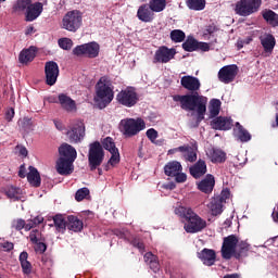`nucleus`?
<instances>
[{
	"label": "nucleus",
	"instance_id": "obj_41",
	"mask_svg": "<svg viewBox=\"0 0 278 278\" xmlns=\"http://www.w3.org/2000/svg\"><path fill=\"white\" fill-rule=\"evenodd\" d=\"M53 223L56 231H59L60 233H64V231H66V220L64 219V216L55 215L53 217Z\"/></svg>",
	"mask_w": 278,
	"mask_h": 278
},
{
	"label": "nucleus",
	"instance_id": "obj_31",
	"mask_svg": "<svg viewBox=\"0 0 278 278\" xmlns=\"http://www.w3.org/2000/svg\"><path fill=\"white\" fill-rule=\"evenodd\" d=\"M216 34H218V28L215 24L207 25L202 30L204 40H214L216 42Z\"/></svg>",
	"mask_w": 278,
	"mask_h": 278
},
{
	"label": "nucleus",
	"instance_id": "obj_46",
	"mask_svg": "<svg viewBox=\"0 0 278 278\" xmlns=\"http://www.w3.org/2000/svg\"><path fill=\"white\" fill-rule=\"evenodd\" d=\"M43 220L45 218L42 216H37L34 219L28 220L26 224L24 223V229L29 231L30 229H34L36 225H40Z\"/></svg>",
	"mask_w": 278,
	"mask_h": 278
},
{
	"label": "nucleus",
	"instance_id": "obj_58",
	"mask_svg": "<svg viewBox=\"0 0 278 278\" xmlns=\"http://www.w3.org/2000/svg\"><path fill=\"white\" fill-rule=\"evenodd\" d=\"M35 251H37V253H45V251H47V244H45L43 242H39L36 245Z\"/></svg>",
	"mask_w": 278,
	"mask_h": 278
},
{
	"label": "nucleus",
	"instance_id": "obj_36",
	"mask_svg": "<svg viewBox=\"0 0 278 278\" xmlns=\"http://www.w3.org/2000/svg\"><path fill=\"white\" fill-rule=\"evenodd\" d=\"M263 18L273 27H278V14L273 10L263 11Z\"/></svg>",
	"mask_w": 278,
	"mask_h": 278
},
{
	"label": "nucleus",
	"instance_id": "obj_50",
	"mask_svg": "<svg viewBox=\"0 0 278 278\" xmlns=\"http://www.w3.org/2000/svg\"><path fill=\"white\" fill-rule=\"evenodd\" d=\"M146 136L151 142H155V140H157V130L150 128L147 130Z\"/></svg>",
	"mask_w": 278,
	"mask_h": 278
},
{
	"label": "nucleus",
	"instance_id": "obj_38",
	"mask_svg": "<svg viewBox=\"0 0 278 278\" xmlns=\"http://www.w3.org/2000/svg\"><path fill=\"white\" fill-rule=\"evenodd\" d=\"M198 42L199 41L194 39V37L188 36L186 41L182 43V49L192 53V51H197Z\"/></svg>",
	"mask_w": 278,
	"mask_h": 278
},
{
	"label": "nucleus",
	"instance_id": "obj_49",
	"mask_svg": "<svg viewBox=\"0 0 278 278\" xmlns=\"http://www.w3.org/2000/svg\"><path fill=\"white\" fill-rule=\"evenodd\" d=\"M11 227H12V229H15L16 231H21V229H25V220L15 219L12 222Z\"/></svg>",
	"mask_w": 278,
	"mask_h": 278
},
{
	"label": "nucleus",
	"instance_id": "obj_18",
	"mask_svg": "<svg viewBox=\"0 0 278 278\" xmlns=\"http://www.w3.org/2000/svg\"><path fill=\"white\" fill-rule=\"evenodd\" d=\"M211 127L213 129H218L220 131H227L229 129H231V127H233V122L231 121L230 117H215L212 122H211Z\"/></svg>",
	"mask_w": 278,
	"mask_h": 278
},
{
	"label": "nucleus",
	"instance_id": "obj_43",
	"mask_svg": "<svg viewBox=\"0 0 278 278\" xmlns=\"http://www.w3.org/2000/svg\"><path fill=\"white\" fill-rule=\"evenodd\" d=\"M187 7L189 10H195L197 12L205 10V0H188Z\"/></svg>",
	"mask_w": 278,
	"mask_h": 278
},
{
	"label": "nucleus",
	"instance_id": "obj_60",
	"mask_svg": "<svg viewBox=\"0 0 278 278\" xmlns=\"http://www.w3.org/2000/svg\"><path fill=\"white\" fill-rule=\"evenodd\" d=\"M238 245L241 251H249L251 249V245L244 241H241Z\"/></svg>",
	"mask_w": 278,
	"mask_h": 278
},
{
	"label": "nucleus",
	"instance_id": "obj_9",
	"mask_svg": "<svg viewBox=\"0 0 278 278\" xmlns=\"http://www.w3.org/2000/svg\"><path fill=\"white\" fill-rule=\"evenodd\" d=\"M186 220L184 228L187 233H199L207 227V222L194 212Z\"/></svg>",
	"mask_w": 278,
	"mask_h": 278
},
{
	"label": "nucleus",
	"instance_id": "obj_19",
	"mask_svg": "<svg viewBox=\"0 0 278 278\" xmlns=\"http://www.w3.org/2000/svg\"><path fill=\"white\" fill-rule=\"evenodd\" d=\"M198 257L205 266H214L216 262V252L205 248L201 252H198Z\"/></svg>",
	"mask_w": 278,
	"mask_h": 278
},
{
	"label": "nucleus",
	"instance_id": "obj_13",
	"mask_svg": "<svg viewBox=\"0 0 278 278\" xmlns=\"http://www.w3.org/2000/svg\"><path fill=\"white\" fill-rule=\"evenodd\" d=\"M236 247H238V238L233 235L226 237L222 247V257L231 260L236 253Z\"/></svg>",
	"mask_w": 278,
	"mask_h": 278
},
{
	"label": "nucleus",
	"instance_id": "obj_61",
	"mask_svg": "<svg viewBox=\"0 0 278 278\" xmlns=\"http://www.w3.org/2000/svg\"><path fill=\"white\" fill-rule=\"evenodd\" d=\"M45 101H48V103H60L59 98H56L55 96H50L48 98H45Z\"/></svg>",
	"mask_w": 278,
	"mask_h": 278
},
{
	"label": "nucleus",
	"instance_id": "obj_25",
	"mask_svg": "<svg viewBox=\"0 0 278 278\" xmlns=\"http://www.w3.org/2000/svg\"><path fill=\"white\" fill-rule=\"evenodd\" d=\"M260 40L265 53H273L275 45H277L275 36H273L271 34H264L260 37Z\"/></svg>",
	"mask_w": 278,
	"mask_h": 278
},
{
	"label": "nucleus",
	"instance_id": "obj_54",
	"mask_svg": "<svg viewBox=\"0 0 278 278\" xmlns=\"http://www.w3.org/2000/svg\"><path fill=\"white\" fill-rule=\"evenodd\" d=\"M184 151H186V146H180L178 148H174V149H170L168 150V155H175V153H184Z\"/></svg>",
	"mask_w": 278,
	"mask_h": 278
},
{
	"label": "nucleus",
	"instance_id": "obj_47",
	"mask_svg": "<svg viewBox=\"0 0 278 278\" xmlns=\"http://www.w3.org/2000/svg\"><path fill=\"white\" fill-rule=\"evenodd\" d=\"M59 47L64 51H71L73 49V40L71 38H61L59 39Z\"/></svg>",
	"mask_w": 278,
	"mask_h": 278
},
{
	"label": "nucleus",
	"instance_id": "obj_62",
	"mask_svg": "<svg viewBox=\"0 0 278 278\" xmlns=\"http://www.w3.org/2000/svg\"><path fill=\"white\" fill-rule=\"evenodd\" d=\"M5 118L7 121H12L14 118V109H10L9 111H7Z\"/></svg>",
	"mask_w": 278,
	"mask_h": 278
},
{
	"label": "nucleus",
	"instance_id": "obj_57",
	"mask_svg": "<svg viewBox=\"0 0 278 278\" xmlns=\"http://www.w3.org/2000/svg\"><path fill=\"white\" fill-rule=\"evenodd\" d=\"M38 236H40V232L38 230H33L29 235L30 242H38Z\"/></svg>",
	"mask_w": 278,
	"mask_h": 278
},
{
	"label": "nucleus",
	"instance_id": "obj_22",
	"mask_svg": "<svg viewBox=\"0 0 278 278\" xmlns=\"http://www.w3.org/2000/svg\"><path fill=\"white\" fill-rule=\"evenodd\" d=\"M60 157H64V160H70L75 162L77 160V150L68 143H63L59 148Z\"/></svg>",
	"mask_w": 278,
	"mask_h": 278
},
{
	"label": "nucleus",
	"instance_id": "obj_35",
	"mask_svg": "<svg viewBox=\"0 0 278 278\" xmlns=\"http://www.w3.org/2000/svg\"><path fill=\"white\" fill-rule=\"evenodd\" d=\"M5 194L12 201H23V190L16 187H9L5 191Z\"/></svg>",
	"mask_w": 278,
	"mask_h": 278
},
{
	"label": "nucleus",
	"instance_id": "obj_1",
	"mask_svg": "<svg viewBox=\"0 0 278 278\" xmlns=\"http://www.w3.org/2000/svg\"><path fill=\"white\" fill-rule=\"evenodd\" d=\"M180 86L188 90L189 94L180 96L176 94L173 97V101L180 103L181 110L186 112H195L197 121L201 123L205 118V112H207V97L199 94L201 90V80L194 76H182L180 78Z\"/></svg>",
	"mask_w": 278,
	"mask_h": 278
},
{
	"label": "nucleus",
	"instance_id": "obj_28",
	"mask_svg": "<svg viewBox=\"0 0 278 278\" xmlns=\"http://www.w3.org/2000/svg\"><path fill=\"white\" fill-rule=\"evenodd\" d=\"M36 47L31 46L28 49H24L20 53V62L21 64H28V62H33L34 58H36Z\"/></svg>",
	"mask_w": 278,
	"mask_h": 278
},
{
	"label": "nucleus",
	"instance_id": "obj_30",
	"mask_svg": "<svg viewBox=\"0 0 278 278\" xmlns=\"http://www.w3.org/2000/svg\"><path fill=\"white\" fill-rule=\"evenodd\" d=\"M29 173L27 174L28 184L34 186L35 188H39L41 180H40V173L34 166H29Z\"/></svg>",
	"mask_w": 278,
	"mask_h": 278
},
{
	"label": "nucleus",
	"instance_id": "obj_3",
	"mask_svg": "<svg viewBox=\"0 0 278 278\" xmlns=\"http://www.w3.org/2000/svg\"><path fill=\"white\" fill-rule=\"evenodd\" d=\"M118 129L124 138H134V136H138L140 131H144V129H147V123H144V119L140 117H126L121 119Z\"/></svg>",
	"mask_w": 278,
	"mask_h": 278
},
{
	"label": "nucleus",
	"instance_id": "obj_51",
	"mask_svg": "<svg viewBox=\"0 0 278 278\" xmlns=\"http://www.w3.org/2000/svg\"><path fill=\"white\" fill-rule=\"evenodd\" d=\"M197 51H210V43L198 41Z\"/></svg>",
	"mask_w": 278,
	"mask_h": 278
},
{
	"label": "nucleus",
	"instance_id": "obj_40",
	"mask_svg": "<svg viewBox=\"0 0 278 278\" xmlns=\"http://www.w3.org/2000/svg\"><path fill=\"white\" fill-rule=\"evenodd\" d=\"M30 5H31V0H17L13 7V10L14 12H25L26 14Z\"/></svg>",
	"mask_w": 278,
	"mask_h": 278
},
{
	"label": "nucleus",
	"instance_id": "obj_39",
	"mask_svg": "<svg viewBox=\"0 0 278 278\" xmlns=\"http://www.w3.org/2000/svg\"><path fill=\"white\" fill-rule=\"evenodd\" d=\"M182 153L187 162H197V147L186 146V149L182 151Z\"/></svg>",
	"mask_w": 278,
	"mask_h": 278
},
{
	"label": "nucleus",
	"instance_id": "obj_37",
	"mask_svg": "<svg viewBox=\"0 0 278 278\" xmlns=\"http://www.w3.org/2000/svg\"><path fill=\"white\" fill-rule=\"evenodd\" d=\"M220 100L212 99L208 104L210 118H216L220 114Z\"/></svg>",
	"mask_w": 278,
	"mask_h": 278
},
{
	"label": "nucleus",
	"instance_id": "obj_48",
	"mask_svg": "<svg viewBox=\"0 0 278 278\" xmlns=\"http://www.w3.org/2000/svg\"><path fill=\"white\" fill-rule=\"evenodd\" d=\"M89 194L90 190L88 188H81L76 191L75 199L76 201H84V199H87Z\"/></svg>",
	"mask_w": 278,
	"mask_h": 278
},
{
	"label": "nucleus",
	"instance_id": "obj_55",
	"mask_svg": "<svg viewBox=\"0 0 278 278\" xmlns=\"http://www.w3.org/2000/svg\"><path fill=\"white\" fill-rule=\"evenodd\" d=\"M150 268L153 273H157L160 270V263L157 262V258L150 262Z\"/></svg>",
	"mask_w": 278,
	"mask_h": 278
},
{
	"label": "nucleus",
	"instance_id": "obj_11",
	"mask_svg": "<svg viewBox=\"0 0 278 278\" xmlns=\"http://www.w3.org/2000/svg\"><path fill=\"white\" fill-rule=\"evenodd\" d=\"M99 51H101V47L97 43V41H91L89 43H84L77 46L73 53L74 55H85L86 58H99Z\"/></svg>",
	"mask_w": 278,
	"mask_h": 278
},
{
	"label": "nucleus",
	"instance_id": "obj_20",
	"mask_svg": "<svg viewBox=\"0 0 278 278\" xmlns=\"http://www.w3.org/2000/svg\"><path fill=\"white\" fill-rule=\"evenodd\" d=\"M153 12L155 11L152 10L150 5L142 4L137 11V17L139 21H142V23H151L155 17V13Z\"/></svg>",
	"mask_w": 278,
	"mask_h": 278
},
{
	"label": "nucleus",
	"instance_id": "obj_7",
	"mask_svg": "<svg viewBox=\"0 0 278 278\" xmlns=\"http://www.w3.org/2000/svg\"><path fill=\"white\" fill-rule=\"evenodd\" d=\"M66 136L70 142L79 144L86 138V125L81 121H76L68 126Z\"/></svg>",
	"mask_w": 278,
	"mask_h": 278
},
{
	"label": "nucleus",
	"instance_id": "obj_53",
	"mask_svg": "<svg viewBox=\"0 0 278 278\" xmlns=\"http://www.w3.org/2000/svg\"><path fill=\"white\" fill-rule=\"evenodd\" d=\"M132 245L136 247L140 251V253H144V243H142L140 239H135L132 241Z\"/></svg>",
	"mask_w": 278,
	"mask_h": 278
},
{
	"label": "nucleus",
	"instance_id": "obj_10",
	"mask_svg": "<svg viewBox=\"0 0 278 278\" xmlns=\"http://www.w3.org/2000/svg\"><path fill=\"white\" fill-rule=\"evenodd\" d=\"M175 55H177L175 48L162 46L154 53L153 64H168L170 60H175Z\"/></svg>",
	"mask_w": 278,
	"mask_h": 278
},
{
	"label": "nucleus",
	"instance_id": "obj_14",
	"mask_svg": "<svg viewBox=\"0 0 278 278\" xmlns=\"http://www.w3.org/2000/svg\"><path fill=\"white\" fill-rule=\"evenodd\" d=\"M46 83L48 86H55L58 77H60V66L58 63L50 61L45 65Z\"/></svg>",
	"mask_w": 278,
	"mask_h": 278
},
{
	"label": "nucleus",
	"instance_id": "obj_52",
	"mask_svg": "<svg viewBox=\"0 0 278 278\" xmlns=\"http://www.w3.org/2000/svg\"><path fill=\"white\" fill-rule=\"evenodd\" d=\"M174 177H175L177 184H184L186 181V179H188V176L185 173H181V172L176 174Z\"/></svg>",
	"mask_w": 278,
	"mask_h": 278
},
{
	"label": "nucleus",
	"instance_id": "obj_15",
	"mask_svg": "<svg viewBox=\"0 0 278 278\" xmlns=\"http://www.w3.org/2000/svg\"><path fill=\"white\" fill-rule=\"evenodd\" d=\"M238 75V65H226L218 72V79L223 84H231Z\"/></svg>",
	"mask_w": 278,
	"mask_h": 278
},
{
	"label": "nucleus",
	"instance_id": "obj_33",
	"mask_svg": "<svg viewBox=\"0 0 278 278\" xmlns=\"http://www.w3.org/2000/svg\"><path fill=\"white\" fill-rule=\"evenodd\" d=\"M67 220H68L67 229H70V231L78 232L84 229V222H81L76 216L70 215L67 217Z\"/></svg>",
	"mask_w": 278,
	"mask_h": 278
},
{
	"label": "nucleus",
	"instance_id": "obj_16",
	"mask_svg": "<svg viewBox=\"0 0 278 278\" xmlns=\"http://www.w3.org/2000/svg\"><path fill=\"white\" fill-rule=\"evenodd\" d=\"M75 161L59 157L55 165L56 173L64 176L72 175V173L75 170V166L73 165Z\"/></svg>",
	"mask_w": 278,
	"mask_h": 278
},
{
	"label": "nucleus",
	"instance_id": "obj_45",
	"mask_svg": "<svg viewBox=\"0 0 278 278\" xmlns=\"http://www.w3.org/2000/svg\"><path fill=\"white\" fill-rule=\"evenodd\" d=\"M170 40L173 42H184L186 40V33L181 29H174L170 31Z\"/></svg>",
	"mask_w": 278,
	"mask_h": 278
},
{
	"label": "nucleus",
	"instance_id": "obj_21",
	"mask_svg": "<svg viewBox=\"0 0 278 278\" xmlns=\"http://www.w3.org/2000/svg\"><path fill=\"white\" fill-rule=\"evenodd\" d=\"M59 103L65 112H77V103L65 93L59 94Z\"/></svg>",
	"mask_w": 278,
	"mask_h": 278
},
{
	"label": "nucleus",
	"instance_id": "obj_27",
	"mask_svg": "<svg viewBox=\"0 0 278 278\" xmlns=\"http://www.w3.org/2000/svg\"><path fill=\"white\" fill-rule=\"evenodd\" d=\"M206 206L213 216H218V214H223V198L215 197L211 199L210 203Z\"/></svg>",
	"mask_w": 278,
	"mask_h": 278
},
{
	"label": "nucleus",
	"instance_id": "obj_8",
	"mask_svg": "<svg viewBox=\"0 0 278 278\" xmlns=\"http://www.w3.org/2000/svg\"><path fill=\"white\" fill-rule=\"evenodd\" d=\"M262 0H240L236 3L235 12L239 16H251L260 10Z\"/></svg>",
	"mask_w": 278,
	"mask_h": 278
},
{
	"label": "nucleus",
	"instance_id": "obj_2",
	"mask_svg": "<svg viewBox=\"0 0 278 278\" xmlns=\"http://www.w3.org/2000/svg\"><path fill=\"white\" fill-rule=\"evenodd\" d=\"M93 101L100 110H104L114 101V85L108 76H102L97 83Z\"/></svg>",
	"mask_w": 278,
	"mask_h": 278
},
{
	"label": "nucleus",
	"instance_id": "obj_42",
	"mask_svg": "<svg viewBox=\"0 0 278 278\" xmlns=\"http://www.w3.org/2000/svg\"><path fill=\"white\" fill-rule=\"evenodd\" d=\"M176 216H179L180 218H186V220H188L189 216L194 212L192 211V208L190 207H186V206H177L174 210Z\"/></svg>",
	"mask_w": 278,
	"mask_h": 278
},
{
	"label": "nucleus",
	"instance_id": "obj_34",
	"mask_svg": "<svg viewBox=\"0 0 278 278\" xmlns=\"http://www.w3.org/2000/svg\"><path fill=\"white\" fill-rule=\"evenodd\" d=\"M28 257L29 254H27V252H22L20 254V263L24 275H31V263L27 261Z\"/></svg>",
	"mask_w": 278,
	"mask_h": 278
},
{
	"label": "nucleus",
	"instance_id": "obj_32",
	"mask_svg": "<svg viewBox=\"0 0 278 278\" xmlns=\"http://www.w3.org/2000/svg\"><path fill=\"white\" fill-rule=\"evenodd\" d=\"M236 138L240 140L241 142H249L251 140V134L240 125V123H236V128L233 129Z\"/></svg>",
	"mask_w": 278,
	"mask_h": 278
},
{
	"label": "nucleus",
	"instance_id": "obj_23",
	"mask_svg": "<svg viewBox=\"0 0 278 278\" xmlns=\"http://www.w3.org/2000/svg\"><path fill=\"white\" fill-rule=\"evenodd\" d=\"M214 186H216V180L212 174H207L204 179H202L198 184V189L204 194H210L212 190H214Z\"/></svg>",
	"mask_w": 278,
	"mask_h": 278
},
{
	"label": "nucleus",
	"instance_id": "obj_63",
	"mask_svg": "<svg viewBox=\"0 0 278 278\" xmlns=\"http://www.w3.org/2000/svg\"><path fill=\"white\" fill-rule=\"evenodd\" d=\"M2 247L5 249V251H12V249H14V243L7 241L2 244Z\"/></svg>",
	"mask_w": 278,
	"mask_h": 278
},
{
	"label": "nucleus",
	"instance_id": "obj_26",
	"mask_svg": "<svg viewBox=\"0 0 278 278\" xmlns=\"http://www.w3.org/2000/svg\"><path fill=\"white\" fill-rule=\"evenodd\" d=\"M207 173V164H205V161L199 160L193 166L190 167V174L195 179H199V177H203Z\"/></svg>",
	"mask_w": 278,
	"mask_h": 278
},
{
	"label": "nucleus",
	"instance_id": "obj_64",
	"mask_svg": "<svg viewBox=\"0 0 278 278\" xmlns=\"http://www.w3.org/2000/svg\"><path fill=\"white\" fill-rule=\"evenodd\" d=\"M25 173H26L25 172V165H21L18 175H20V177H22V179H24V177H26Z\"/></svg>",
	"mask_w": 278,
	"mask_h": 278
},
{
	"label": "nucleus",
	"instance_id": "obj_29",
	"mask_svg": "<svg viewBox=\"0 0 278 278\" xmlns=\"http://www.w3.org/2000/svg\"><path fill=\"white\" fill-rule=\"evenodd\" d=\"M164 170L167 177H174L175 175H178L179 173H181L182 170L181 163L177 161L169 162L165 165Z\"/></svg>",
	"mask_w": 278,
	"mask_h": 278
},
{
	"label": "nucleus",
	"instance_id": "obj_17",
	"mask_svg": "<svg viewBox=\"0 0 278 278\" xmlns=\"http://www.w3.org/2000/svg\"><path fill=\"white\" fill-rule=\"evenodd\" d=\"M206 157L213 162V164H223L227 160V153L218 148H207Z\"/></svg>",
	"mask_w": 278,
	"mask_h": 278
},
{
	"label": "nucleus",
	"instance_id": "obj_56",
	"mask_svg": "<svg viewBox=\"0 0 278 278\" xmlns=\"http://www.w3.org/2000/svg\"><path fill=\"white\" fill-rule=\"evenodd\" d=\"M143 257H144V262H146L147 264H151V262H153L154 260L157 258V257H156L155 255H153V253H151V252L146 253Z\"/></svg>",
	"mask_w": 278,
	"mask_h": 278
},
{
	"label": "nucleus",
	"instance_id": "obj_4",
	"mask_svg": "<svg viewBox=\"0 0 278 278\" xmlns=\"http://www.w3.org/2000/svg\"><path fill=\"white\" fill-rule=\"evenodd\" d=\"M84 23V14L79 10L67 12L62 18V29L75 34Z\"/></svg>",
	"mask_w": 278,
	"mask_h": 278
},
{
	"label": "nucleus",
	"instance_id": "obj_44",
	"mask_svg": "<svg viewBox=\"0 0 278 278\" xmlns=\"http://www.w3.org/2000/svg\"><path fill=\"white\" fill-rule=\"evenodd\" d=\"M149 5L154 12H164L166 10V0H151Z\"/></svg>",
	"mask_w": 278,
	"mask_h": 278
},
{
	"label": "nucleus",
	"instance_id": "obj_6",
	"mask_svg": "<svg viewBox=\"0 0 278 278\" xmlns=\"http://www.w3.org/2000/svg\"><path fill=\"white\" fill-rule=\"evenodd\" d=\"M104 157L105 153L103 152V147L101 146V143L99 141L90 143L88 160L91 170H97V167L100 164H103Z\"/></svg>",
	"mask_w": 278,
	"mask_h": 278
},
{
	"label": "nucleus",
	"instance_id": "obj_59",
	"mask_svg": "<svg viewBox=\"0 0 278 278\" xmlns=\"http://www.w3.org/2000/svg\"><path fill=\"white\" fill-rule=\"evenodd\" d=\"M229 189H224L222 191V195L219 197V199H222V203H225V199H229Z\"/></svg>",
	"mask_w": 278,
	"mask_h": 278
},
{
	"label": "nucleus",
	"instance_id": "obj_12",
	"mask_svg": "<svg viewBox=\"0 0 278 278\" xmlns=\"http://www.w3.org/2000/svg\"><path fill=\"white\" fill-rule=\"evenodd\" d=\"M102 147L103 149L111 153L109 164L111 166H116V164L121 162V153L118 152V148H116V143H114V139H112L111 137L104 138L102 140Z\"/></svg>",
	"mask_w": 278,
	"mask_h": 278
},
{
	"label": "nucleus",
	"instance_id": "obj_5",
	"mask_svg": "<svg viewBox=\"0 0 278 278\" xmlns=\"http://www.w3.org/2000/svg\"><path fill=\"white\" fill-rule=\"evenodd\" d=\"M116 101L124 108H134L140 101V98L134 87H127L116 94Z\"/></svg>",
	"mask_w": 278,
	"mask_h": 278
},
{
	"label": "nucleus",
	"instance_id": "obj_24",
	"mask_svg": "<svg viewBox=\"0 0 278 278\" xmlns=\"http://www.w3.org/2000/svg\"><path fill=\"white\" fill-rule=\"evenodd\" d=\"M42 14V3L36 2L34 4L30 3V7H28V10L26 11V21L28 23H31L33 21H36L38 16Z\"/></svg>",
	"mask_w": 278,
	"mask_h": 278
}]
</instances>
